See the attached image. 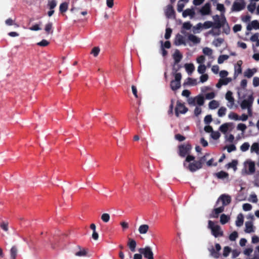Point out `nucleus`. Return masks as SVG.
<instances>
[{"instance_id": "f8f14e48", "label": "nucleus", "mask_w": 259, "mask_h": 259, "mask_svg": "<svg viewBox=\"0 0 259 259\" xmlns=\"http://www.w3.org/2000/svg\"><path fill=\"white\" fill-rule=\"evenodd\" d=\"M220 200L222 201V206L224 207L225 206L228 205L231 202V198L229 195L223 194L218 199L217 203H218Z\"/></svg>"}, {"instance_id": "f257e3e1", "label": "nucleus", "mask_w": 259, "mask_h": 259, "mask_svg": "<svg viewBox=\"0 0 259 259\" xmlns=\"http://www.w3.org/2000/svg\"><path fill=\"white\" fill-rule=\"evenodd\" d=\"M255 170V163L251 159H247L244 162V169L242 171L243 175H252Z\"/></svg>"}, {"instance_id": "6e6d98bb", "label": "nucleus", "mask_w": 259, "mask_h": 259, "mask_svg": "<svg viewBox=\"0 0 259 259\" xmlns=\"http://www.w3.org/2000/svg\"><path fill=\"white\" fill-rule=\"evenodd\" d=\"M237 161L235 160H233L231 162L228 164L229 167L233 168L234 170H236L237 169Z\"/></svg>"}, {"instance_id": "3c124183", "label": "nucleus", "mask_w": 259, "mask_h": 259, "mask_svg": "<svg viewBox=\"0 0 259 259\" xmlns=\"http://www.w3.org/2000/svg\"><path fill=\"white\" fill-rule=\"evenodd\" d=\"M100 51V48L98 47H96L93 48L91 53L93 54L94 57H97Z\"/></svg>"}, {"instance_id": "423d86ee", "label": "nucleus", "mask_w": 259, "mask_h": 259, "mask_svg": "<svg viewBox=\"0 0 259 259\" xmlns=\"http://www.w3.org/2000/svg\"><path fill=\"white\" fill-rule=\"evenodd\" d=\"M245 7L244 0H237L233 4L232 10L233 11L239 12L243 10Z\"/></svg>"}, {"instance_id": "bb28decb", "label": "nucleus", "mask_w": 259, "mask_h": 259, "mask_svg": "<svg viewBox=\"0 0 259 259\" xmlns=\"http://www.w3.org/2000/svg\"><path fill=\"white\" fill-rule=\"evenodd\" d=\"M196 104L199 106H202L204 104V98L202 95H198L195 97Z\"/></svg>"}, {"instance_id": "aec40b11", "label": "nucleus", "mask_w": 259, "mask_h": 259, "mask_svg": "<svg viewBox=\"0 0 259 259\" xmlns=\"http://www.w3.org/2000/svg\"><path fill=\"white\" fill-rule=\"evenodd\" d=\"M149 229V227L147 224L141 225L139 226L138 231L140 234H146Z\"/></svg>"}, {"instance_id": "4d7b16f0", "label": "nucleus", "mask_w": 259, "mask_h": 259, "mask_svg": "<svg viewBox=\"0 0 259 259\" xmlns=\"http://www.w3.org/2000/svg\"><path fill=\"white\" fill-rule=\"evenodd\" d=\"M224 39L223 38H218L213 41V44L215 46L219 47L221 45Z\"/></svg>"}, {"instance_id": "4c0bfd02", "label": "nucleus", "mask_w": 259, "mask_h": 259, "mask_svg": "<svg viewBox=\"0 0 259 259\" xmlns=\"http://www.w3.org/2000/svg\"><path fill=\"white\" fill-rule=\"evenodd\" d=\"M227 109L224 107H221L218 112V114L220 117H223L226 114Z\"/></svg>"}, {"instance_id": "c756f323", "label": "nucleus", "mask_w": 259, "mask_h": 259, "mask_svg": "<svg viewBox=\"0 0 259 259\" xmlns=\"http://www.w3.org/2000/svg\"><path fill=\"white\" fill-rule=\"evenodd\" d=\"M52 28H53L52 23L51 22H49L46 25L45 30L48 34H49V33L52 34L53 32Z\"/></svg>"}, {"instance_id": "2eb2a0df", "label": "nucleus", "mask_w": 259, "mask_h": 259, "mask_svg": "<svg viewBox=\"0 0 259 259\" xmlns=\"http://www.w3.org/2000/svg\"><path fill=\"white\" fill-rule=\"evenodd\" d=\"M215 249L213 248H212L211 249L209 250L211 255L214 258H218L220 256V253L219 251L221 249V246L219 243H216L215 244Z\"/></svg>"}, {"instance_id": "1a4fd4ad", "label": "nucleus", "mask_w": 259, "mask_h": 259, "mask_svg": "<svg viewBox=\"0 0 259 259\" xmlns=\"http://www.w3.org/2000/svg\"><path fill=\"white\" fill-rule=\"evenodd\" d=\"M202 166V165H201L200 162L198 161H194L192 162H190L187 166H186L185 167L190 171L194 172L200 169Z\"/></svg>"}, {"instance_id": "4be33fe9", "label": "nucleus", "mask_w": 259, "mask_h": 259, "mask_svg": "<svg viewBox=\"0 0 259 259\" xmlns=\"http://www.w3.org/2000/svg\"><path fill=\"white\" fill-rule=\"evenodd\" d=\"M195 14V12L193 9H187L183 11L182 15L183 17H186L188 16L193 17L194 16Z\"/></svg>"}, {"instance_id": "b1692460", "label": "nucleus", "mask_w": 259, "mask_h": 259, "mask_svg": "<svg viewBox=\"0 0 259 259\" xmlns=\"http://www.w3.org/2000/svg\"><path fill=\"white\" fill-rule=\"evenodd\" d=\"M256 72V69L255 68H253V69H248L247 70H246L244 74V76L248 77V78H250L251 77H252L253 74Z\"/></svg>"}, {"instance_id": "58836bf2", "label": "nucleus", "mask_w": 259, "mask_h": 259, "mask_svg": "<svg viewBox=\"0 0 259 259\" xmlns=\"http://www.w3.org/2000/svg\"><path fill=\"white\" fill-rule=\"evenodd\" d=\"M249 144L247 142H245L240 146V150L242 152H245L249 149Z\"/></svg>"}, {"instance_id": "09e8293b", "label": "nucleus", "mask_w": 259, "mask_h": 259, "mask_svg": "<svg viewBox=\"0 0 259 259\" xmlns=\"http://www.w3.org/2000/svg\"><path fill=\"white\" fill-rule=\"evenodd\" d=\"M195 159V157L192 155H188L186 158L185 161L184 162V166H186V162H189V163L190 162H192L191 161H194Z\"/></svg>"}, {"instance_id": "69168bd1", "label": "nucleus", "mask_w": 259, "mask_h": 259, "mask_svg": "<svg viewBox=\"0 0 259 259\" xmlns=\"http://www.w3.org/2000/svg\"><path fill=\"white\" fill-rule=\"evenodd\" d=\"M206 69V66H198L197 71L200 74H204Z\"/></svg>"}, {"instance_id": "39448f33", "label": "nucleus", "mask_w": 259, "mask_h": 259, "mask_svg": "<svg viewBox=\"0 0 259 259\" xmlns=\"http://www.w3.org/2000/svg\"><path fill=\"white\" fill-rule=\"evenodd\" d=\"M214 22H213V27L214 28H220L223 27L226 23V19L225 17H222L221 19L219 15H216L213 17Z\"/></svg>"}, {"instance_id": "49530a36", "label": "nucleus", "mask_w": 259, "mask_h": 259, "mask_svg": "<svg viewBox=\"0 0 259 259\" xmlns=\"http://www.w3.org/2000/svg\"><path fill=\"white\" fill-rule=\"evenodd\" d=\"M246 128H247V126L244 123H239L237 126V130L241 131L243 133H244L245 132V131L246 130Z\"/></svg>"}, {"instance_id": "2f4dec72", "label": "nucleus", "mask_w": 259, "mask_h": 259, "mask_svg": "<svg viewBox=\"0 0 259 259\" xmlns=\"http://www.w3.org/2000/svg\"><path fill=\"white\" fill-rule=\"evenodd\" d=\"M251 152H255L257 154L259 153V144L257 143H254L250 149Z\"/></svg>"}, {"instance_id": "5fc2aeb1", "label": "nucleus", "mask_w": 259, "mask_h": 259, "mask_svg": "<svg viewBox=\"0 0 259 259\" xmlns=\"http://www.w3.org/2000/svg\"><path fill=\"white\" fill-rule=\"evenodd\" d=\"M48 6L50 10L54 9L57 6V3L55 0L49 1Z\"/></svg>"}, {"instance_id": "7c9ffc66", "label": "nucleus", "mask_w": 259, "mask_h": 259, "mask_svg": "<svg viewBox=\"0 0 259 259\" xmlns=\"http://www.w3.org/2000/svg\"><path fill=\"white\" fill-rule=\"evenodd\" d=\"M188 39L189 40L195 44H198L200 42V39L196 36L192 34L189 35Z\"/></svg>"}, {"instance_id": "f3484780", "label": "nucleus", "mask_w": 259, "mask_h": 259, "mask_svg": "<svg viewBox=\"0 0 259 259\" xmlns=\"http://www.w3.org/2000/svg\"><path fill=\"white\" fill-rule=\"evenodd\" d=\"M246 28L248 31H250L253 28L259 29V22L257 20H253L247 25Z\"/></svg>"}, {"instance_id": "c9c22d12", "label": "nucleus", "mask_w": 259, "mask_h": 259, "mask_svg": "<svg viewBox=\"0 0 259 259\" xmlns=\"http://www.w3.org/2000/svg\"><path fill=\"white\" fill-rule=\"evenodd\" d=\"M185 83L187 85H195L197 84V82L196 79H193L192 78H188L187 81Z\"/></svg>"}, {"instance_id": "5701e85b", "label": "nucleus", "mask_w": 259, "mask_h": 259, "mask_svg": "<svg viewBox=\"0 0 259 259\" xmlns=\"http://www.w3.org/2000/svg\"><path fill=\"white\" fill-rule=\"evenodd\" d=\"M175 43L176 45L185 44L184 37L180 34L176 35Z\"/></svg>"}, {"instance_id": "c03bdc74", "label": "nucleus", "mask_w": 259, "mask_h": 259, "mask_svg": "<svg viewBox=\"0 0 259 259\" xmlns=\"http://www.w3.org/2000/svg\"><path fill=\"white\" fill-rule=\"evenodd\" d=\"M5 23L6 25L8 26L14 25L16 27H19V25L16 23H15L11 18H9L7 19L5 21Z\"/></svg>"}, {"instance_id": "338daca9", "label": "nucleus", "mask_w": 259, "mask_h": 259, "mask_svg": "<svg viewBox=\"0 0 259 259\" xmlns=\"http://www.w3.org/2000/svg\"><path fill=\"white\" fill-rule=\"evenodd\" d=\"M212 121V117L211 115H206L204 119V122L206 124L210 123Z\"/></svg>"}, {"instance_id": "a211bd4d", "label": "nucleus", "mask_w": 259, "mask_h": 259, "mask_svg": "<svg viewBox=\"0 0 259 259\" xmlns=\"http://www.w3.org/2000/svg\"><path fill=\"white\" fill-rule=\"evenodd\" d=\"M127 245L132 252H135L136 251L137 243L134 239L132 238H128Z\"/></svg>"}, {"instance_id": "cd10ccee", "label": "nucleus", "mask_w": 259, "mask_h": 259, "mask_svg": "<svg viewBox=\"0 0 259 259\" xmlns=\"http://www.w3.org/2000/svg\"><path fill=\"white\" fill-rule=\"evenodd\" d=\"M229 126V123H224L220 126L219 130L221 132L225 134L228 131Z\"/></svg>"}, {"instance_id": "473e14b6", "label": "nucleus", "mask_w": 259, "mask_h": 259, "mask_svg": "<svg viewBox=\"0 0 259 259\" xmlns=\"http://www.w3.org/2000/svg\"><path fill=\"white\" fill-rule=\"evenodd\" d=\"M219 106V102L216 100H212L209 103V108L211 109H214Z\"/></svg>"}, {"instance_id": "6ab92c4d", "label": "nucleus", "mask_w": 259, "mask_h": 259, "mask_svg": "<svg viewBox=\"0 0 259 259\" xmlns=\"http://www.w3.org/2000/svg\"><path fill=\"white\" fill-rule=\"evenodd\" d=\"M173 59L175 60V64L179 63L182 58V55L178 50H176L173 55Z\"/></svg>"}, {"instance_id": "680f3d73", "label": "nucleus", "mask_w": 259, "mask_h": 259, "mask_svg": "<svg viewBox=\"0 0 259 259\" xmlns=\"http://www.w3.org/2000/svg\"><path fill=\"white\" fill-rule=\"evenodd\" d=\"M181 2L182 1L180 0L178 3L177 10L179 12H181L183 11V8L185 6L184 4L182 3Z\"/></svg>"}, {"instance_id": "393cba45", "label": "nucleus", "mask_w": 259, "mask_h": 259, "mask_svg": "<svg viewBox=\"0 0 259 259\" xmlns=\"http://www.w3.org/2000/svg\"><path fill=\"white\" fill-rule=\"evenodd\" d=\"M243 215L242 213H239L237 217V220L236 221V225L237 227H241L243 225Z\"/></svg>"}, {"instance_id": "0e129e2a", "label": "nucleus", "mask_w": 259, "mask_h": 259, "mask_svg": "<svg viewBox=\"0 0 259 259\" xmlns=\"http://www.w3.org/2000/svg\"><path fill=\"white\" fill-rule=\"evenodd\" d=\"M249 200L253 203H256L257 201L256 195L254 193L251 194L250 195V199Z\"/></svg>"}, {"instance_id": "412c9836", "label": "nucleus", "mask_w": 259, "mask_h": 259, "mask_svg": "<svg viewBox=\"0 0 259 259\" xmlns=\"http://www.w3.org/2000/svg\"><path fill=\"white\" fill-rule=\"evenodd\" d=\"M11 259H16L18 254V248L16 246H13L10 250Z\"/></svg>"}, {"instance_id": "6e6552de", "label": "nucleus", "mask_w": 259, "mask_h": 259, "mask_svg": "<svg viewBox=\"0 0 259 259\" xmlns=\"http://www.w3.org/2000/svg\"><path fill=\"white\" fill-rule=\"evenodd\" d=\"M188 111V108L180 101H177V106L175 109V113L177 117L179 116V113L185 114Z\"/></svg>"}, {"instance_id": "8fccbe9b", "label": "nucleus", "mask_w": 259, "mask_h": 259, "mask_svg": "<svg viewBox=\"0 0 259 259\" xmlns=\"http://www.w3.org/2000/svg\"><path fill=\"white\" fill-rule=\"evenodd\" d=\"M256 7V4L255 3H250L247 6V9L251 13H253Z\"/></svg>"}, {"instance_id": "de8ad7c7", "label": "nucleus", "mask_w": 259, "mask_h": 259, "mask_svg": "<svg viewBox=\"0 0 259 259\" xmlns=\"http://www.w3.org/2000/svg\"><path fill=\"white\" fill-rule=\"evenodd\" d=\"M231 248L229 247V246H225L224 248V250H223V256L224 257H227L230 252H231Z\"/></svg>"}, {"instance_id": "f704fd0d", "label": "nucleus", "mask_w": 259, "mask_h": 259, "mask_svg": "<svg viewBox=\"0 0 259 259\" xmlns=\"http://www.w3.org/2000/svg\"><path fill=\"white\" fill-rule=\"evenodd\" d=\"M68 9V4L66 2L62 3L59 7V10L61 13L65 12Z\"/></svg>"}, {"instance_id": "e433bc0d", "label": "nucleus", "mask_w": 259, "mask_h": 259, "mask_svg": "<svg viewBox=\"0 0 259 259\" xmlns=\"http://www.w3.org/2000/svg\"><path fill=\"white\" fill-rule=\"evenodd\" d=\"M229 56L227 55H222L219 56L218 62L219 64H222L224 61L227 60L229 58Z\"/></svg>"}, {"instance_id": "13d9d810", "label": "nucleus", "mask_w": 259, "mask_h": 259, "mask_svg": "<svg viewBox=\"0 0 259 259\" xmlns=\"http://www.w3.org/2000/svg\"><path fill=\"white\" fill-rule=\"evenodd\" d=\"M204 60L205 56L203 55H201L197 58V62L199 64V65H203V64L204 63Z\"/></svg>"}, {"instance_id": "a878e982", "label": "nucleus", "mask_w": 259, "mask_h": 259, "mask_svg": "<svg viewBox=\"0 0 259 259\" xmlns=\"http://www.w3.org/2000/svg\"><path fill=\"white\" fill-rule=\"evenodd\" d=\"M191 27L192 25L190 22H185L183 24L182 29L181 30V32L182 33L185 34V31L184 30H183V29L186 30H190L191 28Z\"/></svg>"}, {"instance_id": "0eeeda50", "label": "nucleus", "mask_w": 259, "mask_h": 259, "mask_svg": "<svg viewBox=\"0 0 259 259\" xmlns=\"http://www.w3.org/2000/svg\"><path fill=\"white\" fill-rule=\"evenodd\" d=\"M254 98L252 95L248 96L247 99L243 100L240 104L242 109H245L246 108L252 106Z\"/></svg>"}, {"instance_id": "774afa93", "label": "nucleus", "mask_w": 259, "mask_h": 259, "mask_svg": "<svg viewBox=\"0 0 259 259\" xmlns=\"http://www.w3.org/2000/svg\"><path fill=\"white\" fill-rule=\"evenodd\" d=\"M208 76L207 74H202L200 77V81L203 83L207 80Z\"/></svg>"}, {"instance_id": "603ef678", "label": "nucleus", "mask_w": 259, "mask_h": 259, "mask_svg": "<svg viewBox=\"0 0 259 259\" xmlns=\"http://www.w3.org/2000/svg\"><path fill=\"white\" fill-rule=\"evenodd\" d=\"M203 53L204 54L210 57L212 55V51L211 49L206 47L203 49Z\"/></svg>"}, {"instance_id": "4468645a", "label": "nucleus", "mask_w": 259, "mask_h": 259, "mask_svg": "<svg viewBox=\"0 0 259 259\" xmlns=\"http://www.w3.org/2000/svg\"><path fill=\"white\" fill-rule=\"evenodd\" d=\"M180 155L182 157H185L189 153L191 147L190 145H183L180 147Z\"/></svg>"}, {"instance_id": "e2e57ef3", "label": "nucleus", "mask_w": 259, "mask_h": 259, "mask_svg": "<svg viewBox=\"0 0 259 259\" xmlns=\"http://www.w3.org/2000/svg\"><path fill=\"white\" fill-rule=\"evenodd\" d=\"M188 103L191 106H195L196 105V101L195 97H191L188 99Z\"/></svg>"}, {"instance_id": "052dcab7", "label": "nucleus", "mask_w": 259, "mask_h": 259, "mask_svg": "<svg viewBox=\"0 0 259 259\" xmlns=\"http://www.w3.org/2000/svg\"><path fill=\"white\" fill-rule=\"evenodd\" d=\"M228 117L231 119H234L235 120H238L239 119L238 115L234 112H231L229 114Z\"/></svg>"}, {"instance_id": "c85d7f7f", "label": "nucleus", "mask_w": 259, "mask_h": 259, "mask_svg": "<svg viewBox=\"0 0 259 259\" xmlns=\"http://www.w3.org/2000/svg\"><path fill=\"white\" fill-rule=\"evenodd\" d=\"M245 231L246 233H251L253 232L252 224L250 222H246L245 223Z\"/></svg>"}, {"instance_id": "dca6fc26", "label": "nucleus", "mask_w": 259, "mask_h": 259, "mask_svg": "<svg viewBox=\"0 0 259 259\" xmlns=\"http://www.w3.org/2000/svg\"><path fill=\"white\" fill-rule=\"evenodd\" d=\"M199 12L202 15H209L211 12L210 4L208 3L205 4L200 9Z\"/></svg>"}, {"instance_id": "72a5a7b5", "label": "nucleus", "mask_w": 259, "mask_h": 259, "mask_svg": "<svg viewBox=\"0 0 259 259\" xmlns=\"http://www.w3.org/2000/svg\"><path fill=\"white\" fill-rule=\"evenodd\" d=\"M229 217L225 214H222L220 217V222L224 225L227 223L229 220Z\"/></svg>"}, {"instance_id": "ea45409f", "label": "nucleus", "mask_w": 259, "mask_h": 259, "mask_svg": "<svg viewBox=\"0 0 259 259\" xmlns=\"http://www.w3.org/2000/svg\"><path fill=\"white\" fill-rule=\"evenodd\" d=\"M217 177L219 179L226 178L228 176V174L223 171H221L216 174Z\"/></svg>"}, {"instance_id": "f03ea898", "label": "nucleus", "mask_w": 259, "mask_h": 259, "mask_svg": "<svg viewBox=\"0 0 259 259\" xmlns=\"http://www.w3.org/2000/svg\"><path fill=\"white\" fill-rule=\"evenodd\" d=\"M208 228L211 230V234L215 238L223 236V231L221 230V227L211 221H208Z\"/></svg>"}, {"instance_id": "a19ab883", "label": "nucleus", "mask_w": 259, "mask_h": 259, "mask_svg": "<svg viewBox=\"0 0 259 259\" xmlns=\"http://www.w3.org/2000/svg\"><path fill=\"white\" fill-rule=\"evenodd\" d=\"M203 24V28L208 29L211 27H213V23L211 21H205Z\"/></svg>"}, {"instance_id": "a18cd8bd", "label": "nucleus", "mask_w": 259, "mask_h": 259, "mask_svg": "<svg viewBox=\"0 0 259 259\" xmlns=\"http://www.w3.org/2000/svg\"><path fill=\"white\" fill-rule=\"evenodd\" d=\"M238 233L236 231H234L230 235L229 238L230 240L231 241H235L236 239L238 238Z\"/></svg>"}, {"instance_id": "9d476101", "label": "nucleus", "mask_w": 259, "mask_h": 259, "mask_svg": "<svg viewBox=\"0 0 259 259\" xmlns=\"http://www.w3.org/2000/svg\"><path fill=\"white\" fill-rule=\"evenodd\" d=\"M74 255L76 256L82 257L85 256L88 254V251L81 247L80 246H77L74 249Z\"/></svg>"}, {"instance_id": "864d4df0", "label": "nucleus", "mask_w": 259, "mask_h": 259, "mask_svg": "<svg viewBox=\"0 0 259 259\" xmlns=\"http://www.w3.org/2000/svg\"><path fill=\"white\" fill-rule=\"evenodd\" d=\"M172 33V29L170 28H167L165 30V33L164 37L165 39H168L170 37Z\"/></svg>"}, {"instance_id": "bf43d9fd", "label": "nucleus", "mask_w": 259, "mask_h": 259, "mask_svg": "<svg viewBox=\"0 0 259 259\" xmlns=\"http://www.w3.org/2000/svg\"><path fill=\"white\" fill-rule=\"evenodd\" d=\"M186 70L189 74H191L195 69L194 66H185Z\"/></svg>"}, {"instance_id": "20e7f679", "label": "nucleus", "mask_w": 259, "mask_h": 259, "mask_svg": "<svg viewBox=\"0 0 259 259\" xmlns=\"http://www.w3.org/2000/svg\"><path fill=\"white\" fill-rule=\"evenodd\" d=\"M138 251L141 254H143L146 258H154V254L151 248L147 246L144 248H140L138 249Z\"/></svg>"}, {"instance_id": "ddd939ff", "label": "nucleus", "mask_w": 259, "mask_h": 259, "mask_svg": "<svg viewBox=\"0 0 259 259\" xmlns=\"http://www.w3.org/2000/svg\"><path fill=\"white\" fill-rule=\"evenodd\" d=\"M165 14L168 18H175V11L171 5H168L165 11Z\"/></svg>"}, {"instance_id": "37998d69", "label": "nucleus", "mask_w": 259, "mask_h": 259, "mask_svg": "<svg viewBox=\"0 0 259 259\" xmlns=\"http://www.w3.org/2000/svg\"><path fill=\"white\" fill-rule=\"evenodd\" d=\"M101 220L105 223H107L110 220V215L108 213H104L101 215Z\"/></svg>"}, {"instance_id": "79ce46f5", "label": "nucleus", "mask_w": 259, "mask_h": 259, "mask_svg": "<svg viewBox=\"0 0 259 259\" xmlns=\"http://www.w3.org/2000/svg\"><path fill=\"white\" fill-rule=\"evenodd\" d=\"M221 136L220 133L218 131H212L211 133V137L214 140H218Z\"/></svg>"}, {"instance_id": "7ed1b4c3", "label": "nucleus", "mask_w": 259, "mask_h": 259, "mask_svg": "<svg viewBox=\"0 0 259 259\" xmlns=\"http://www.w3.org/2000/svg\"><path fill=\"white\" fill-rule=\"evenodd\" d=\"M175 79L170 82V88L172 91H176L181 87L182 75L180 73H174Z\"/></svg>"}, {"instance_id": "9b49d317", "label": "nucleus", "mask_w": 259, "mask_h": 259, "mask_svg": "<svg viewBox=\"0 0 259 259\" xmlns=\"http://www.w3.org/2000/svg\"><path fill=\"white\" fill-rule=\"evenodd\" d=\"M226 99L228 101L227 104V107L232 109L235 103V99L232 96V93L231 91H228L225 96Z\"/></svg>"}]
</instances>
